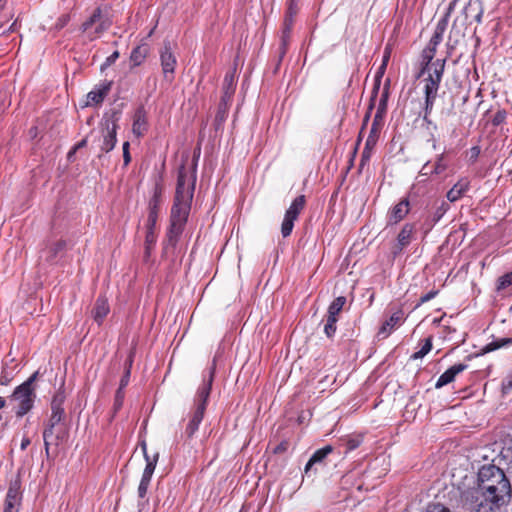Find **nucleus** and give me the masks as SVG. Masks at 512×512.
<instances>
[{
    "mask_svg": "<svg viewBox=\"0 0 512 512\" xmlns=\"http://www.w3.org/2000/svg\"><path fill=\"white\" fill-rule=\"evenodd\" d=\"M511 497V485L504 472L485 465L478 472V485L463 494L464 505L475 512H495Z\"/></svg>",
    "mask_w": 512,
    "mask_h": 512,
    "instance_id": "f257e3e1",
    "label": "nucleus"
},
{
    "mask_svg": "<svg viewBox=\"0 0 512 512\" xmlns=\"http://www.w3.org/2000/svg\"><path fill=\"white\" fill-rule=\"evenodd\" d=\"M199 152L195 155L190 167L188 159L182 163L178 171L174 203L170 214L169 242L175 244L184 230L188 220L196 184V168Z\"/></svg>",
    "mask_w": 512,
    "mask_h": 512,
    "instance_id": "f03ea898",
    "label": "nucleus"
},
{
    "mask_svg": "<svg viewBox=\"0 0 512 512\" xmlns=\"http://www.w3.org/2000/svg\"><path fill=\"white\" fill-rule=\"evenodd\" d=\"M38 375V371L34 372L25 382L16 387L8 398L9 405L12 406L17 417H23L33 408L36 398L34 384Z\"/></svg>",
    "mask_w": 512,
    "mask_h": 512,
    "instance_id": "7ed1b4c3",
    "label": "nucleus"
},
{
    "mask_svg": "<svg viewBox=\"0 0 512 512\" xmlns=\"http://www.w3.org/2000/svg\"><path fill=\"white\" fill-rule=\"evenodd\" d=\"M459 0H452L448 8L445 12L443 18L438 22L435 31L426 46L423 50V63L422 64H430L432 60H435L433 64H445L447 59L442 55H437V47L442 42L443 34L448 25V19L451 16L452 12L455 10Z\"/></svg>",
    "mask_w": 512,
    "mask_h": 512,
    "instance_id": "20e7f679",
    "label": "nucleus"
},
{
    "mask_svg": "<svg viewBox=\"0 0 512 512\" xmlns=\"http://www.w3.org/2000/svg\"><path fill=\"white\" fill-rule=\"evenodd\" d=\"M212 374L210 375L209 381L203 384L197 391L194 408L189 416V421L185 428L184 435L187 439H191L199 428V425L203 419L204 412L206 410L207 401L211 391L212 385Z\"/></svg>",
    "mask_w": 512,
    "mask_h": 512,
    "instance_id": "39448f33",
    "label": "nucleus"
},
{
    "mask_svg": "<svg viewBox=\"0 0 512 512\" xmlns=\"http://www.w3.org/2000/svg\"><path fill=\"white\" fill-rule=\"evenodd\" d=\"M444 66H423L420 76L424 77L425 116L431 111L442 79Z\"/></svg>",
    "mask_w": 512,
    "mask_h": 512,
    "instance_id": "423d86ee",
    "label": "nucleus"
},
{
    "mask_svg": "<svg viewBox=\"0 0 512 512\" xmlns=\"http://www.w3.org/2000/svg\"><path fill=\"white\" fill-rule=\"evenodd\" d=\"M111 24L110 17L104 14L100 8H97L90 18L82 24V30L87 33L90 40H93L109 29Z\"/></svg>",
    "mask_w": 512,
    "mask_h": 512,
    "instance_id": "0eeeda50",
    "label": "nucleus"
},
{
    "mask_svg": "<svg viewBox=\"0 0 512 512\" xmlns=\"http://www.w3.org/2000/svg\"><path fill=\"white\" fill-rule=\"evenodd\" d=\"M64 401V396L62 394H57L54 396L51 402V416L48 422L47 428L43 432V439L47 442H50V438H52V432L57 426H65L61 423L62 418L64 416V410L61 407Z\"/></svg>",
    "mask_w": 512,
    "mask_h": 512,
    "instance_id": "6e6552de",
    "label": "nucleus"
},
{
    "mask_svg": "<svg viewBox=\"0 0 512 512\" xmlns=\"http://www.w3.org/2000/svg\"><path fill=\"white\" fill-rule=\"evenodd\" d=\"M305 197L300 195L294 199L289 208L286 210L281 225V233L283 237H288L294 227V221L298 218L300 212L304 209Z\"/></svg>",
    "mask_w": 512,
    "mask_h": 512,
    "instance_id": "1a4fd4ad",
    "label": "nucleus"
},
{
    "mask_svg": "<svg viewBox=\"0 0 512 512\" xmlns=\"http://www.w3.org/2000/svg\"><path fill=\"white\" fill-rule=\"evenodd\" d=\"M141 448L143 450L144 457L146 460V467L144 469V472H143V475H142V478H141V481H140V484L138 487V495L140 498H144L147 493V489L150 484L152 475L154 473L159 455H158V453H156L152 457L149 456L146 451V443L145 442H143L141 444Z\"/></svg>",
    "mask_w": 512,
    "mask_h": 512,
    "instance_id": "9d476101",
    "label": "nucleus"
},
{
    "mask_svg": "<svg viewBox=\"0 0 512 512\" xmlns=\"http://www.w3.org/2000/svg\"><path fill=\"white\" fill-rule=\"evenodd\" d=\"M471 25L466 15L458 12L455 16L448 37V46L453 47L464 39L468 26Z\"/></svg>",
    "mask_w": 512,
    "mask_h": 512,
    "instance_id": "9b49d317",
    "label": "nucleus"
},
{
    "mask_svg": "<svg viewBox=\"0 0 512 512\" xmlns=\"http://www.w3.org/2000/svg\"><path fill=\"white\" fill-rule=\"evenodd\" d=\"M112 83V81H104L95 86V88L87 94L86 101L82 107L99 106L109 94Z\"/></svg>",
    "mask_w": 512,
    "mask_h": 512,
    "instance_id": "f8f14e48",
    "label": "nucleus"
},
{
    "mask_svg": "<svg viewBox=\"0 0 512 512\" xmlns=\"http://www.w3.org/2000/svg\"><path fill=\"white\" fill-rule=\"evenodd\" d=\"M118 125L116 121H106L105 128L103 130V140L100 146L101 150L104 152H110L117 142L116 139V131Z\"/></svg>",
    "mask_w": 512,
    "mask_h": 512,
    "instance_id": "ddd939ff",
    "label": "nucleus"
},
{
    "mask_svg": "<svg viewBox=\"0 0 512 512\" xmlns=\"http://www.w3.org/2000/svg\"><path fill=\"white\" fill-rule=\"evenodd\" d=\"M459 12L466 15L471 24L473 21L480 23L483 15L482 2L480 0H469Z\"/></svg>",
    "mask_w": 512,
    "mask_h": 512,
    "instance_id": "4468645a",
    "label": "nucleus"
},
{
    "mask_svg": "<svg viewBox=\"0 0 512 512\" xmlns=\"http://www.w3.org/2000/svg\"><path fill=\"white\" fill-rule=\"evenodd\" d=\"M403 320V311L397 310L395 311L388 320H386L378 331V336L381 338H386L392 330L398 326Z\"/></svg>",
    "mask_w": 512,
    "mask_h": 512,
    "instance_id": "2eb2a0df",
    "label": "nucleus"
},
{
    "mask_svg": "<svg viewBox=\"0 0 512 512\" xmlns=\"http://www.w3.org/2000/svg\"><path fill=\"white\" fill-rule=\"evenodd\" d=\"M415 233L414 224H405L397 236V245L395 246L394 253L400 252L404 247L408 246L412 241Z\"/></svg>",
    "mask_w": 512,
    "mask_h": 512,
    "instance_id": "dca6fc26",
    "label": "nucleus"
},
{
    "mask_svg": "<svg viewBox=\"0 0 512 512\" xmlns=\"http://www.w3.org/2000/svg\"><path fill=\"white\" fill-rule=\"evenodd\" d=\"M109 312H110V307H109L107 299L104 297H99L95 302V305L91 311V315H92V318L94 319V321L98 325H101L103 320L105 319V317L108 315Z\"/></svg>",
    "mask_w": 512,
    "mask_h": 512,
    "instance_id": "f3484780",
    "label": "nucleus"
},
{
    "mask_svg": "<svg viewBox=\"0 0 512 512\" xmlns=\"http://www.w3.org/2000/svg\"><path fill=\"white\" fill-rule=\"evenodd\" d=\"M466 368L467 365L461 363L453 365L438 378L435 384L436 388H441L451 383L455 379L456 375L464 371Z\"/></svg>",
    "mask_w": 512,
    "mask_h": 512,
    "instance_id": "a211bd4d",
    "label": "nucleus"
},
{
    "mask_svg": "<svg viewBox=\"0 0 512 512\" xmlns=\"http://www.w3.org/2000/svg\"><path fill=\"white\" fill-rule=\"evenodd\" d=\"M409 213V201L407 199H402L398 204H396L389 215V223L397 224L401 220L405 218V216Z\"/></svg>",
    "mask_w": 512,
    "mask_h": 512,
    "instance_id": "6ab92c4d",
    "label": "nucleus"
},
{
    "mask_svg": "<svg viewBox=\"0 0 512 512\" xmlns=\"http://www.w3.org/2000/svg\"><path fill=\"white\" fill-rule=\"evenodd\" d=\"M67 437H68V434H67V430H66L65 426L55 427V429L52 432V438H50V442L49 441L46 442L44 440L46 453L49 454V448L51 445L58 446L61 443H63L67 439Z\"/></svg>",
    "mask_w": 512,
    "mask_h": 512,
    "instance_id": "aec40b11",
    "label": "nucleus"
},
{
    "mask_svg": "<svg viewBox=\"0 0 512 512\" xmlns=\"http://www.w3.org/2000/svg\"><path fill=\"white\" fill-rule=\"evenodd\" d=\"M147 130L146 116L143 110L138 109L134 115V121L132 125V132L137 137L142 136Z\"/></svg>",
    "mask_w": 512,
    "mask_h": 512,
    "instance_id": "412c9836",
    "label": "nucleus"
},
{
    "mask_svg": "<svg viewBox=\"0 0 512 512\" xmlns=\"http://www.w3.org/2000/svg\"><path fill=\"white\" fill-rule=\"evenodd\" d=\"M469 183L466 180L458 181L448 192L447 199L450 202H455L460 199L464 193L468 190Z\"/></svg>",
    "mask_w": 512,
    "mask_h": 512,
    "instance_id": "4be33fe9",
    "label": "nucleus"
},
{
    "mask_svg": "<svg viewBox=\"0 0 512 512\" xmlns=\"http://www.w3.org/2000/svg\"><path fill=\"white\" fill-rule=\"evenodd\" d=\"M19 503L17 489L10 487L5 500L4 512H18L16 506Z\"/></svg>",
    "mask_w": 512,
    "mask_h": 512,
    "instance_id": "5701e85b",
    "label": "nucleus"
},
{
    "mask_svg": "<svg viewBox=\"0 0 512 512\" xmlns=\"http://www.w3.org/2000/svg\"><path fill=\"white\" fill-rule=\"evenodd\" d=\"M331 451V446H325L324 448L317 450L307 462L305 466V472L307 473L314 464L322 462L323 459L326 458L329 453H331Z\"/></svg>",
    "mask_w": 512,
    "mask_h": 512,
    "instance_id": "b1692460",
    "label": "nucleus"
},
{
    "mask_svg": "<svg viewBox=\"0 0 512 512\" xmlns=\"http://www.w3.org/2000/svg\"><path fill=\"white\" fill-rule=\"evenodd\" d=\"M65 246L66 242L62 239L50 242L47 247V260L53 261L64 250Z\"/></svg>",
    "mask_w": 512,
    "mask_h": 512,
    "instance_id": "393cba45",
    "label": "nucleus"
},
{
    "mask_svg": "<svg viewBox=\"0 0 512 512\" xmlns=\"http://www.w3.org/2000/svg\"><path fill=\"white\" fill-rule=\"evenodd\" d=\"M161 64H176L177 59L172 50V45L166 42L160 51Z\"/></svg>",
    "mask_w": 512,
    "mask_h": 512,
    "instance_id": "a878e982",
    "label": "nucleus"
},
{
    "mask_svg": "<svg viewBox=\"0 0 512 512\" xmlns=\"http://www.w3.org/2000/svg\"><path fill=\"white\" fill-rule=\"evenodd\" d=\"M238 78V71L236 66L229 69L226 73L224 81H223V90H232L235 91L236 81Z\"/></svg>",
    "mask_w": 512,
    "mask_h": 512,
    "instance_id": "bb28decb",
    "label": "nucleus"
},
{
    "mask_svg": "<svg viewBox=\"0 0 512 512\" xmlns=\"http://www.w3.org/2000/svg\"><path fill=\"white\" fill-rule=\"evenodd\" d=\"M149 52L147 44L137 46L131 53V60L134 64H141L145 60L146 55Z\"/></svg>",
    "mask_w": 512,
    "mask_h": 512,
    "instance_id": "cd10ccee",
    "label": "nucleus"
},
{
    "mask_svg": "<svg viewBox=\"0 0 512 512\" xmlns=\"http://www.w3.org/2000/svg\"><path fill=\"white\" fill-rule=\"evenodd\" d=\"M346 303V298L343 296L337 297L328 307L327 315L337 317Z\"/></svg>",
    "mask_w": 512,
    "mask_h": 512,
    "instance_id": "c85d7f7f",
    "label": "nucleus"
},
{
    "mask_svg": "<svg viewBox=\"0 0 512 512\" xmlns=\"http://www.w3.org/2000/svg\"><path fill=\"white\" fill-rule=\"evenodd\" d=\"M337 317L327 315L326 322L324 324V333L327 337H332L336 332Z\"/></svg>",
    "mask_w": 512,
    "mask_h": 512,
    "instance_id": "c756f323",
    "label": "nucleus"
},
{
    "mask_svg": "<svg viewBox=\"0 0 512 512\" xmlns=\"http://www.w3.org/2000/svg\"><path fill=\"white\" fill-rule=\"evenodd\" d=\"M431 349H432V339L427 338L425 340V343L422 346V348L419 351L412 354L411 359L416 360V359L423 358L426 354H428L431 351Z\"/></svg>",
    "mask_w": 512,
    "mask_h": 512,
    "instance_id": "7c9ffc66",
    "label": "nucleus"
},
{
    "mask_svg": "<svg viewBox=\"0 0 512 512\" xmlns=\"http://www.w3.org/2000/svg\"><path fill=\"white\" fill-rule=\"evenodd\" d=\"M447 168V164L444 162V155H438L435 164L433 165V172L435 175L442 174Z\"/></svg>",
    "mask_w": 512,
    "mask_h": 512,
    "instance_id": "2f4dec72",
    "label": "nucleus"
},
{
    "mask_svg": "<svg viewBox=\"0 0 512 512\" xmlns=\"http://www.w3.org/2000/svg\"><path fill=\"white\" fill-rule=\"evenodd\" d=\"M509 343H512V339L511 338H503L501 340L489 343L486 346L485 351L486 352L493 351V350L501 348V347H503V346H505V345H507Z\"/></svg>",
    "mask_w": 512,
    "mask_h": 512,
    "instance_id": "473e14b6",
    "label": "nucleus"
},
{
    "mask_svg": "<svg viewBox=\"0 0 512 512\" xmlns=\"http://www.w3.org/2000/svg\"><path fill=\"white\" fill-rule=\"evenodd\" d=\"M511 285H512V271L510 273H507V274L501 276L498 279L497 289L503 290V289L508 288Z\"/></svg>",
    "mask_w": 512,
    "mask_h": 512,
    "instance_id": "72a5a7b5",
    "label": "nucleus"
},
{
    "mask_svg": "<svg viewBox=\"0 0 512 512\" xmlns=\"http://www.w3.org/2000/svg\"><path fill=\"white\" fill-rule=\"evenodd\" d=\"M155 242H156V235L154 233V229L148 228L147 233H146V239H145L147 254H149L150 249L155 244Z\"/></svg>",
    "mask_w": 512,
    "mask_h": 512,
    "instance_id": "f704fd0d",
    "label": "nucleus"
},
{
    "mask_svg": "<svg viewBox=\"0 0 512 512\" xmlns=\"http://www.w3.org/2000/svg\"><path fill=\"white\" fill-rule=\"evenodd\" d=\"M425 512H450V510L440 503L429 504Z\"/></svg>",
    "mask_w": 512,
    "mask_h": 512,
    "instance_id": "c9c22d12",
    "label": "nucleus"
},
{
    "mask_svg": "<svg viewBox=\"0 0 512 512\" xmlns=\"http://www.w3.org/2000/svg\"><path fill=\"white\" fill-rule=\"evenodd\" d=\"M235 91H232V90H223V95L221 97V103H223L224 105V108L225 107H230V104H231V101H232V96L234 94Z\"/></svg>",
    "mask_w": 512,
    "mask_h": 512,
    "instance_id": "e433bc0d",
    "label": "nucleus"
},
{
    "mask_svg": "<svg viewBox=\"0 0 512 512\" xmlns=\"http://www.w3.org/2000/svg\"><path fill=\"white\" fill-rule=\"evenodd\" d=\"M69 21H70V16L68 14L61 15L55 24V29L61 30L62 28H64L67 25V23Z\"/></svg>",
    "mask_w": 512,
    "mask_h": 512,
    "instance_id": "4c0bfd02",
    "label": "nucleus"
},
{
    "mask_svg": "<svg viewBox=\"0 0 512 512\" xmlns=\"http://www.w3.org/2000/svg\"><path fill=\"white\" fill-rule=\"evenodd\" d=\"M124 400V392L121 391V388H119L116 392L115 396V403H114V410L117 411L122 407Z\"/></svg>",
    "mask_w": 512,
    "mask_h": 512,
    "instance_id": "58836bf2",
    "label": "nucleus"
},
{
    "mask_svg": "<svg viewBox=\"0 0 512 512\" xmlns=\"http://www.w3.org/2000/svg\"><path fill=\"white\" fill-rule=\"evenodd\" d=\"M12 378V375L3 370L0 376V385L7 386L11 382Z\"/></svg>",
    "mask_w": 512,
    "mask_h": 512,
    "instance_id": "ea45409f",
    "label": "nucleus"
},
{
    "mask_svg": "<svg viewBox=\"0 0 512 512\" xmlns=\"http://www.w3.org/2000/svg\"><path fill=\"white\" fill-rule=\"evenodd\" d=\"M428 175H435L433 172V166L430 165L429 162L425 163L420 170V176H428Z\"/></svg>",
    "mask_w": 512,
    "mask_h": 512,
    "instance_id": "a19ab883",
    "label": "nucleus"
},
{
    "mask_svg": "<svg viewBox=\"0 0 512 512\" xmlns=\"http://www.w3.org/2000/svg\"><path fill=\"white\" fill-rule=\"evenodd\" d=\"M228 109H229V107L224 108L223 103L220 102L219 108H218V113H217V119H219L220 121H223L226 118Z\"/></svg>",
    "mask_w": 512,
    "mask_h": 512,
    "instance_id": "79ce46f5",
    "label": "nucleus"
},
{
    "mask_svg": "<svg viewBox=\"0 0 512 512\" xmlns=\"http://www.w3.org/2000/svg\"><path fill=\"white\" fill-rule=\"evenodd\" d=\"M360 445L359 439L350 438L346 441L347 450L351 451L356 449Z\"/></svg>",
    "mask_w": 512,
    "mask_h": 512,
    "instance_id": "37998d69",
    "label": "nucleus"
},
{
    "mask_svg": "<svg viewBox=\"0 0 512 512\" xmlns=\"http://www.w3.org/2000/svg\"><path fill=\"white\" fill-rule=\"evenodd\" d=\"M123 158H124V163L126 165L131 161V157L129 154V142H125L123 144Z\"/></svg>",
    "mask_w": 512,
    "mask_h": 512,
    "instance_id": "c03bdc74",
    "label": "nucleus"
},
{
    "mask_svg": "<svg viewBox=\"0 0 512 512\" xmlns=\"http://www.w3.org/2000/svg\"><path fill=\"white\" fill-rule=\"evenodd\" d=\"M385 68L386 66H379L377 71H376V74H375V81H376V85L377 87L379 86L380 84V79L383 77L384 73H385Z\"/></svg>",
    "mask_w": 512,
    "mask_h": 512,
    "instance_id": "a18cd8bd",
    "label": "nucleus"
},
{
    "mask_svg": "<svg viewBox=\"0 0 512 512\" xmlns=\"http://www.w3.org/2000/svg\"><path fill=\"white\" fill-rule=\"evenodd\" d=\"M438 294V291H430L429 293L421 296L420 303H426L433 299Z\"/></svg>",
    "mask_w": 512,
    "mask_h": 512,
    "instance_id": "49530a36",
    "label": "nucleus"
},
{
    "mask_svg": "<svg viewBox=\"0 0 512 512\" xmlns=\"http://www.w3.org/2000/svg\"><path fill=\"white\" fill-rule=\"evenodd\" d=\"M445 204L443 203L441 207L437 209L434 215V222H437L440 220V218L443 216V214L446 212L447 208L444 207Z\"/></svg>",
    "mask_w": 512,
    "mask_h": 512,
    "instance_id": "de8ad7c7",
    "label": "nucleus"
},
{
    "mask_svg": "<svg viewBox=\"0 0 512 512\" xmlns=\"http://www.w3.org/2000/svg\"><path fill=\"white\" fill-rule=\"evenodd\" d=\"M163 73L167 80H171L174 73L173 66H165L163 69Z\"/></svg>",
    "mask_w": 512,
    "mask_h": 512,
    "instance_id": "09e8293b",
    "label": "nucleus"
},
{
    "mask_svg": "<svg viewBox=\"0 0 512 512\" xmlns=\"http://www.w3.org/2000/svg\"><path fill=\"white\" fill-rule=\"evenodd\" d=\"M511 388H512V375L507 377L506 380L503 382V392L508 393Z\"/></svg>",
    "mask_w": 512,
    "mask_h": 512,
    "instance_id": "8fccbe9b",
    "label": "nucleus"
},
{
    "mask_svg": "<svg viewBox=\"0 0 512 512\" xmlns=\"http://www.w3.org/2000/svg\"><path fill=\"white\" fill-rule=\"evenodd\" d=\"M129 376H130V370L128 369L120 382L119 388H121V391H123V389L127 386L128 382H129Z\"/></svg>",
    "mask_w": 512,
    "mask_h": 512,
    "instance_id": "3c124183",
    "label": "nucleus"
},
{
    "mask_svg": "<svg viewBox=\"0 0 512 512\" xmlns=\"http://www.w3.org/2000/svg\"><path fill=\"white\" fill-rule=\"evenodd\" d=\"M156 223V214L154 211H151L148 216V228L154 229V225Z\"/></svg>",
    "mask_w": 512,
    "mask_h": 512,
    "instance_id": "603ef678",
    "label": "nucleus"
},
{
    "mask_svg": "<svg viewBox=\"0 0 512 512\" xmlns=\"http://www.w3.org/2000/svg\"><path fill=\"white\" fill-rule=\"evenodd\" d=\"M289 35H290V27L288 25H286V27H285V29L283 31V35H282V42H283L284 45L288 41Z\"/></svg>",
    "mask_w": 512,
    "mask_h": 512,
    "instance_id": "864d4df0",
    "label": "nucleus"
},
{
    "mask_svg": "<svg viewBox=\"0 0 512 512\" xmlns=\"http://www.w3.org/2000/svg\"><path fill=\"white\" fill-rule=\"evenodd\" d=\"M368 145H369V141H367V144H366V147L362 153V159H361V164L363 165V163L369 159V151H368Z\"/></svg>",
    "mask_w": 512,
    "mask_h": 512,
    "instance_id": "5fc2aeb1",
    "label": "nucleus"
},
{
    "mask_svg": "<svg viewBox=\"0 0 512 512\" xmlns=\"http://www.w3.org/2000/svg\"><path fill=\"white\" fill-rule=\"evenodd\" d=\"M119 53L117 51H114L110 56L106 58V64H111L118 58Z\"/></svg>",
    "mask_w": 512,
    "mask_h": 512,
    "instance_id": "6e6d98bb",
    "label": "nucleus"
},
{
    "mask_svg": "<svg viewBox=\"0 0 512 512\" xmlns=\"http://www.w3.org/2000/svg\"><path fill=\"white\" fill-rule=\"evenodd\" d=\"M389 60H390V50L388 47H386L384 54H383V59H382L381 64H387L389 62Z\"/></svg>",
    "mask_w": 512,
    "mask_h": 512,
    "instance_id": "4d7b16f0",
    "label": "nucleus"
},
{
    "mask_svg": "<svg viewBox=\"0 0 512 512\" xmlns=\"http://www.w3.org/2000/svg\"><path fill=\"white\" fill-rule=\"evenodd\" d=\"M296 2L297 1H292V0L290 1V5H289V9H288V13L290 16H292L293 14H296V12H297V9L295 7Z\"/></svg>",
    "mask_w": 512,
    "mask_h": 512,
    "instance_id": "13d9d810",
    "label": "nucleus"
},
{
    "mask_svg": "<svg viewBox=\"0 0 512 512\" xmlns=\"http://www.w3.org/2000/svg\"><path fill=\"white\" fill-rule=\"evenodd\" d=\"M87 144V139H82L80 142H78L75 146H74V151H77L78 149L80 148H83L85 147Z\"/></svg>",
    "mask_w": 512,
    "mask_h": 512,
    "instance_id": "bf43d9fd",
    "label": "nucleus"
},
{
    "mask_svg": "<svg viewBox=\"0 0 512 512\" xmlns=\"http://www.w3.org/2000/svg\"><path fill=\"white\" fill-rule=\"evenodd\" d=\"M29 444H30V439L28 437H24L21 442V449L25 450Z\"/></svg>",
    "mask_w": 512,
    "mask_h": 512,
    "instance_id": "052dcab7",
    "label": "nucleus"
},
{
    "mask_svg": "<svg viewBox=\"0 0 512 512\" xmlns=\"http://www.w3.org/2000/svg\"><path fill=\"white\" fill-rule=\"evenodd\" d=\"M287 449L286 443H281L279 446L276 447L275 452H282Z\"/></svg>",
    "mask_w": 512,
    "mask_h": 512,
    "instance_id": "680f3d73",
    "label": "nucleus"
},
{
    "mask_svg": "<svg viewBox=\"0 0 512 512\" xmlns=\"http://www.w3.org/2000/svg\"><path fill=\"white\" fill-rule=\"evenodd\" d=\"M7 5V0H0V11H2Z\"/></svg>",
    "mask_w": 512,
    "mask_h": 512,
    "instance_id": "e2e57ef3",
    "label": "nucleus"
},
{
    "mask_svg": "<svg viewBox=\"0 0 512 512\" xmlns=\"http://www.w3.org/2000/svg\"><path fill=\"white\" fill-rule=\"evenodd\" d=\"M6 404V400L3 397H0V409L3 408Z\"/></svg>",
    "mask_w": 512,
    "mask_h": 512,
    "instance_id": "0e129e2a",
    "label": "nucleus"
},
{
    "mask_svg": "<svg viewBox=\"0 0 512 512\" xmlns=\"http://www.w3.org/2000/svg\"><path fill=\"white\" fill-rule=\"evenodd\" d=\"M76 153V151H74V148L68 153V158L70 159L74 154Z\"/></svg>",
    "mask_w": 512,
    "mask_h": 512,
    "instance_id": "69168bd1",
    "label": "nucleus"
},
{
    "mask_svg": "<svg viewBox=\"0 0 512 512\" xmlns=\"http://www.w3.org/2000/svg\"><path fill=\"white\" fill-rule=\"evenodd\" d=\"M16 25V21H14L11 26L9 27L8 31L14 30V26Z\"/></svg>",
    "mask_w": 512,
    "mask_h": 512,
    "instance_id": "338daca9",
    "label": "nucleus"
},
{
    "mask_svg": "<svg viewBox=\"0 0 512 512\" xmlns=\"http://www.w3.org/2000/svg\"><path fill=\"white\" fill-rule=\"evenodd\" d=\"M386 98H387V94L384 95V98L382 99V102H385Z\"/></svg>",
    "mask_w": 512,
    "mask_h": 512,
    "instance_id": "774afa93",
    "label": "nucleus"
}]
</instances>
